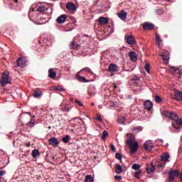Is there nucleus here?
Listing matches in <instances>:
<instances>
[{"label":"nucleus","instance_id":"45","mask_svg":"<svg viewBox=\"0 0 182 182\" xmlns=\"http://www.w3.org/2000/svg\"><path fill=\"white\" fill-rule=\"evenodd\" d=\"M27 126H28L29 127H33V126H35V122L30 121L29 122L27 123Z\"/></svg>","mask_w":182,"mask_h":182},{"label":"nucleus","instance_id":"48","mask_svg":"<svg viewBox=\"0 0 182 182\" xmlns=\"http://www.w3.org/2000/svg\"><path fill=\"white\" fill-rule=\"evenodd\" d=\"M114 178H115L117 181H120V180H122V176H121L116 175V176H114Z\"/></svg>","mask_w":182,"mask_h":182},{"label":"nucleus","instance_id":"61","mask_svg":"<svg viewBox=\"0 0 182 182\" xmlns=\"http://www.w3.org/2000/svg\"><path fill=\"white\" fill-rule=\"evenodd\" d=\"M132 130H139V128H134Z\"/></svg>","mask_w":182,"mask_h":182},{"label":"nucleus","instance_id":"8","mask_svg":"<svg viewBox=\"0 0 182 182\" xmlns=\"http://www.w3.org/2000/svg\"><path fill=\"white\" fill-rule=\"evenodd\" d=\"M130 152L134 154L137 150H139V142L135 141L130 146Z\"/></svg>","mask_w":182,"mask_h":182},{"label":"nucleus","instance_id":"55","mask_svg":"<svg viewBox=\"0 0 182 182\" xmlns=\"http://www.w3.org/2000/svg\"><path fill=\"white\" fill-rule=\"evenodd\" d=\"M172 126L173 127H174V129H178V127L177 126H176L174 124L172 123Z\"/></svg>","mask_w":182,"mask_h":182},{"label":"nucleus","instance_id":"36","mask_svg":"<svg viewBox=\"0 0 182 182\" xmlns=\"http://www.w3.org/2000/svg\"><path fill=\"white\" fill-rule=\"evenodd\" d=\"M107 136H109V132L107 130H104L102 132V139L103 140H105L106 139V137H107Z\"/></svg>","mask_w":182,"mask_h":182},{"label":"nucleus","instance_id":"18","mask_svg":"<svg viewBox=\"0 0 182 182\" xmlns=\"http://www.w3.org/2000/svg\"><path fill=\"white\" fill-rule=\"evenodd\" d=\"M144 149L145 150H153V147H154L153 146V143H151V141L149 140V141H146L144 144Z\"/></svg>","mask_w":182,"mask_h":182},{"label":"nucleus","instance_id":"14","mask_svg":"<svg viewBox=\"0 0 182 182\" xmlns=\"http://www.w3.org/2000/svg\"><path fill=\"white\" fill-rule=\"evenodd\" d=\"M48 143H49L50 146L56 147V146H58V144H59V141L55 137H51L48 140Z\"/></svg>","mask_w":182,"mask_h":182},{"label":"nucleus","instance_id":"44","mask_svg":"<svg viewBox=\"0 0 182 182\" xmlns=\"http://www.w3.org/2000/svg\"><path fill=\"white\" fill-rule=\"evenodd\" d=\"M157 167H159V168H164V164H163V163L159 161L157 164Z\"/></svg>","mask_w":182,"mask_h":182},{"label":"nucleus","instance_id":"1","mask_svg":"<svg viewBox=\"0 0 182 182\" xmlns=\"http://www.w3.org/2000/svg\"><path fill=\"white\" fill-rule=\"evenodd\" d=\"M162 116H165L167 119H171V120H175L178 126H182V118L178 119V115L173 112L164 109L161 112Z\"/></svg>","mask_w":182,"mask_h":182},{"label":"nucleus","instance_id":"40","mask_svg":"<svg viewBox=\"0 0 182 182\" xmlns=\"http://www.w3.org/2000/svg\"><path fill=\"white\" fill-rule=\"evenodd\" d=\"M115 157H116V159H117V160H120V161H122V159L123 156H122L121 154L117 153L115 154Z\"/></svg>","mask_w":182,"mask_h":182},{"label":"nucleus","instance_id":"23","mask_svg":"<svg viewBox=\"0 0 182 182\" xmlns=\"http://www.w3.org/2000/svg\"><path fill=\"white\" fill-rule=\"evenodd\" d=\"M170 159V154L168 153H165L161 156V160L162 161H168Z\"/></svg>","mask_w":182,"mask_h":182},{"label":"nucleus","instance_id":"52","mask_svg":"<svg viewBox=\"0 0 182 182\" xmlns=\"http://www.w3.org/2000/svg\"><path fill=\"white\" fill-rule=\"evenodd\" d=\"M110 147H111V150H112V151H116V148L114 147V145L111 144V145H110Z\"/></svg>","mask_w":182,"mask_h":182},{"label":"nucleus","instance_id":"10","mask_svg":"<svg viewBox=\"0 0 182 182\" xmlns=\"http://www.w3.org/2000/svg\"><path fill=\"white\" fill-rule=\"evenodd\" d=\"M43 95V93L39 89L33 90V91L31 93V96H33V97H35V98L42 97Z\"/></svg>","mask_w":182,"mask_h":182},{"label":"nucleus","instance_id":"12","mask_svg":"<svg viewBox=\"0 0 182 182\" xmlns=\"http://www.w3.org/2000/svg\"><path fill=\"white\" fill-rule=\"evenodd\" d=\"M66 19H68V16L66 14H62L57 18L56 21L58 23H65Z\"/></svg>","mask_w":182,"mask_h":182},{"label":"nucleus","instance_id":"46","mask_svg":"<svg viewBox=\"0 0 182 182\" xmlns=\"http://www.w3.org/2000/svg\"><path fill=\"white\" fill-rule=\"evenodd\" d=\"M75 103L77 105H78V106H81V107L83 106V103H82V102L79 101V100H75Z\"/></svg>","mask_w":182,"mask_h":182},{"label":"nucleus","instance_id":"57","mask_svg":"<svg viewBox=\"0 0 182 182\" xmlns=\"http://www.w3.org/2000/svg\"><path fill=\"white\" fill-rule=\"evenodd\" d=\"M99 2H102V0H97V4H99Z\"/></svg>","mask_w":182,"mask_h":182},{"label":"nucleus","instance_id":"6","mask_svg":"<svg viewBox=\"0 0 182 182\" xmlns=\"http://www.w3.org/2000/svg\"><path fill=\"white\" fill-rule=\"evenodd\" d=\"M108 72H109V73H114V72H119V66L113 63L109 64L108 67Z\"/></svg>","mask_w":182,"mask_h":182},{"label":"nucleus","instance_id":"2","mask_svg":"<svg viewBox=\"0 0 182 182\" xmlns=\"http://www.w3.org/2000/svg\"><path fill=\"white\" fill-rule=\"evenodd\" d=\"M11 79L9 77V73L5 71L2 75V80H1V85L3 87H5L9 83H11Z\"/></svg>","mask_w":182,"mask_h":182},{"label":"nucleus","instance_id":"30","mask_svg":"<svg viewBox=\"0 0 182 182\" xmlns=\"http://www.w3.org/2000/svg\"><path fill=\"white\" fill-rule=\"evenodd\" d=\"M70 48H71V49L77 50V49H79L80 46H79V44H77V43H76V42H75V41H73V42L71 43Z\"/></svg>","mask_w":182,"mask_h":182},{"label":"nucleus","instance_id":"22","mask_svg":"<svg viewBox=\"0 0 182 182\" xmlns=\"http://www.w3.org/2000/svg\"><path fill=\"white\" fill-rule=\"evenodd\" d=\"M129 58L132 62H136V60H137V54H136L134 51H131L129 53Z\"/></svg>","mask_w":182,"mask_h":182},{"label":"nucleus","instance_id":"21","mask_svg":"<svg viewBox=\"0 0 182 182\" xmlns=\"http://www.w3.org/2000/svg\"><path fill=\"white\" fill-rule=\"evenodd\" d=\"M128 139L127 140V144L129 146H131L132 144H133L134 142V136L133 135H130V134H127V135Z\"/></svg>","mask_w":182,"mask_h":182},{"label":"nucleus","instance_id":"15","mask_svg":"<svg viewBox=\"0 0 182 182\" xmlns=\"http://www.w3.org/2000/svg\"><path fill=\"white\" fill-rule=\"evenodd\" d=\"M118 17L122 21H126L127 18V12L124 11V10H121L119 13H118Z\"/></svg>","mask_w":182,"mask_h":182},{"label":"nucleus","instance_id":"24","mask_svg":"<svg viewBox=\"0 0 182 182\" xmlns=\"http://www.w3.org/2000/svg\"><path fill=\"white\" fill-rule=\"evenodd\" d=\"M48 76L50 77V79H55V77H56V73L53 72V68H50L48 70Z\"/></svg>","mask_w":182,"mask_h":182},{"label":"nucleus","instance_id":"41","mask_svg":"<svg viewBox=\"0 0 182 182\" xmlns=\"http://www.w3.org/2000/svg\"><path fill=\"white\" fill-rule=\"evenodd\" d=\"M132 168H133V170H139L140 168V165L138 164H134L132 166Z\"/></svg>","mask_w":182,"mask_h":182},{"label":"nucleus","instance_id":"16","mask_svg":"<svg viewBox=\"0 0 182 182\" xmlns=\"http://www.w3.org/2000/svg\"><path fill=\"white\" fill-rule=\"evenodd\" d=\"M66 8L68 9V11H76V9H77V7H76L75 4L70 1L66 4Z\"/></svg>","mask_w":182,"mask_h":182},{"label":"nucleus","instance_id":"31","mask_svg":"<svg viewBox=\"0 0 182 182\" xmlns=\"http://www.w3.org/2000/svg\"><path fill=\"white\" fill-rule=\"evenodd\" d=\"M156 42L158 46H160V43H161V38H160V36L157 33L155 34Z\"/></svg>","mask_w":182,"mask_h":182},{"label":"nucleus","instance_id":"43","mask_svg":"<svg viewBox=\"0 0 182 182\" xmlns=\"http://www.w3.org/2000/svg\"><path fill=\"white\" fill-rule=\"evenodd\" d=\"M145 70L148 73H150V65L147 63L145 64Z\"/></svg>","mask_w":182,"mask_h":182},{"label":"nucleus","instance_id":"56","mask_svg":"<svg viewBox=\"0 0 182 182\" xmlns=\"http://www.w3.org/2000/svg\"><path fill=\"white\" fill-rule=\"evenodd\" d=\"M179 178H180L181 181L182 182V173L180 174Z\"/></svg>","mask_w":182,"mask_h":182},{"label":"nucleus","instance_id":"7","mask_svg":"<svg viewBox=\"0 0 182 182\" xmlns=\"http://www.w3.org/2000/svg\"><path fill=\"white\" fill-rule=\"evenodd\" d=\"M144 31H151L154 29V24L150 22H145L142 24Z\"/></svg>","mask_w":182,"mask_h":182},{"label":"nucleus","instance_id":"39","mask_svg":"<svg viewBox=\"0 0 182 182\" xmlns=\"http://www.w3.org/2000/svg\"><path fill=\"white\" fill-rule=\"evenodd\" d=\"M69 137H70L69 135H66L65 137H63V138L62 139L63 143H68V141H69Z\"/></svg>","mask_w":182,"mask_h":182},{"label":"nucleus","instance_id":"3","mask_svg":"<svg viewBox=\"0 0 182 182\" xmlns=\"http://www.w3.org/2000/svg\"><path fill=\"white\" fill-rule=\"evenodd\" d=\"M39 16V13L38 12L37 8H31L28 11V18L31 19V21H35L36 19H38Z\"/></svg>","mask_w":182,"mask_h":182},{"label":"nucleus","instance_id":"59","mask_svg":"<svg viewBox=\"0 0 182 182\" xmlns=\"http://www.w3.org/2000/svg\"><path fill=\"white\" fill-rule=\"evenodd\" d=\"M16 4H18V0H13Z\"/></svg>","mask_w":182,"mask_h":182},{"label":"nucleus","instance_id":"32","mask_svg":"<svg viewBox=\"0 0 182 182\" xmlns=\"http://www.w3.org/2000/svg\"><path fill=\"white\" fill-rule=\"evenodd\" d=\"M92 181H94V179L92 175H87L85 178V182H92Z\"/></svg>","mask_w":182,"mask_h":182},{"label":"nucleus","instance_id":"27","mask_svg":"<svg viewBox=\"0 0 182 182\" xmlns=\"http://www.w3.org/2000/svg\"><path fill=\"white\" fill-rule=\"evenodd\" d=\"M71 109L72 108L69 107V105H68V104H64V105H61V109L63 112H70Z\"/></svg>","mask_w":182,"mask_h":182},{"label":"nucleus","instance_id":"50","mask_svg":"<svg viewBox=\"0 0 182 182\" xmlns=\"http://www.w3.org/2000/svg\"><path fill=\"white\" fill-rule=\"evenodd\" d=\"M133 80H140V77H139L137 75H134L133 76Z\"/></svg>","mask_w":182,"mask_h":182},{"label":"nucleus","instance_id":"26","mask_svg":"<svg viewBox=\"0 0 182 182\" xmlns=\"http://www.w3.org/2000/svg\"><path fill=\"white\" fill-rule=\"evenodd\" d=\"M37 9V12L39 14H43L46 11V8L44 6L34 7Z\"/></svg>","mask_w":182,"mask_h":182},{"label":"nucleus","instance_id":"19","mask_svg":"<svg viewBox=\"0 0 182 182\" xmlns=\"http://www.w3.org/2000/svg\"><path fill=\"white\" fill-rule=\"evenodd\" d=\"M88 95L90 96H95L96 95V87L94 85H90L88 87Z\"/></svg>","mask_w":182,"mask_h":182},{"label":"nucleus","instance_id":"34","mask_svg":"<svg viewBox=\"0 0 182 182\" xmlns=\"http://www.w3.org/2000/svg\"><path fill=\"white\" fill-rule=\"evenodd\" d=\"M171 72H172V73L173 74H176V73L180 74V69L173 67L171 68Z\"/></svg>","mask_w":182,"mask_h":182},{"label":"nucleus","instance_id":"63","mask_svg":"<svg viewBox=\"0 0 182 182\" xmlns=\"http://www.w3.org/2000/svg\"><path fill=\"white\" fill-rule=\"evenodd\" d=\"M33 118H35V116H33Z\"/></svg>","mask_w":182,"mask_h":182},{"label":"nucleus","instance_id":"64","mask_svg":"<svg viewBox=\"0 0 182 182\" xmlns=\"http://www.w3.org/2000/svg\"><path fill=\"white\" fill-rule=\"evenodd\" d=\"M168 1H170V0H168Z\"/></svg>","mask_w":182,"mask_h":182},{"label":"nucleus","instance_id":"4","mask_svg":"<svg viewBox=\"0 0 182 182\" xmlns=\"http://www.w3.org/2000/svg\"><path fill=\"white\" fill-rule=\"evenodd\" d=\"M178 176H180V171L178 170L171 171L169 172L168 181H174V178H176V177H178Z\"/></svg>","mask_w":182,"mask_h":182},{"label":"nucleus","instance_id":"62","mask_svg":"<svg viewBox=\"0 0 182 182\" xmlns=\"http://www.w3.org/2000/svg\"><path fill=\"white\" fill-rule=\"evenodd\" d=\"M181 149H182V147L180 146V147H179V151H181Z\"/></svg>","mask_w":182,"mask_h":182},{"label":"nucleus","instance_id":"37","mask_svg":"<svg viewBox=\"0 0 182 182\" xmlns=\"http://www.w3.org/2000/svg\"><path fill=\"white\" fill-rule=\"evenodd\" d=\"M155 102H156V103H161V102H162L161 97L159 95H156L155 97Z\"/></svg>","mask_w":182,"mask_h":182},{"label":"nucleus","instance_id":"53","mask_svg":"<svg viewBox=\"0 0 182 182\" xmlns=\"http://www.w3.org/2000/svg\"><path fill=\"white\" fill-rule=\"evenodd\" d=\"M5 174V171H0V177H2Z\"/></svg>","mask_w":182,"mask_h":182},{"label":"nucleus","instance_id":"51","mask_svg":"<svg viewBox=\"0 0 182 182\" xmlns=\"http://www.w3.org/2000/svg\"><path fill=\"white\" fill-rule=\"evenodd\" d=\"M135 178H140V172H136L135 173Z\"/></svg>","mask_w":182,"mask_h":182},{"label":"nucleus","instance_id":"38","mask_svg":"<svg viewBox=\"0 0 182 182\" xmlns=\"http://www.w3.org/2000/svg\"><path fill=\"white\" fill-rule=\"evenodd\" d=\"M95 119L100 122H103V119L102 118V115L100 114H97Z\"/></svg>","mask_w":182,"mask_h":182},{"label":"nucleus","instance_id":"5","mask_svg":"<svg viewBox=\"0 0 182 182\" xmlns=\"http://www.w3.org/2000/svg\"><path fill=\"white\" fill-rule=\"evenodd\" d=\"M159 56H161L162 59L166 62H168V60H170V53H168L167 50L160 52Z\"/></svg>","mask_w":182,"mask_h":182},{"label":"nucleus","instance_id":"17","mask_svg":"<svg viewBox=\"0 0 182 182\" xmlns=\"http://www.w3.org/2000/svg\"><path fill=\"white\" fill-rule=\"evenodd\" d=\"M144 106L145 109H146V110L150 112V110H151V109H153V102H151V101H150V100H146L144 103Z\"/></svg>","mask_w":182,"mask_h":182},{"label":"nucleus","instance_id":"47","mask_svg":"<svg viewBox=\"0 0 182 182\" xmlns=\"http://www.w3.org/2000/svg\"><path fill=\"white\" fill-rule=\"evenodd\" d=\"M176 96L178 97H181V99H182V92H178L176 93Z\"/></svg>","mask_w":182,"mask_h":182},{"label":"nucleus","instance_id":"9","mask_svg":"<svg viewBox=\"0 0 182 182\" xmlns=\"http://www.w3.org/2000/svg\"><path fill=\"white\" fill-rule=\"evenodd\" d=\"M98 23L100 26H105V25H107V23H109V18L101 16L98 18Z\"/></svg>","mask_w":182,"mask_h":182},{"label":"nucleus","instance_id":"42","mask_svg":"<svg viewBox=\"0 0 182 182\" xmlns=\"http://www.w3.org/2000/svg\"><path fill=\"white\" fill-rule=\"evenodd\" d=\"M56 90H58L59 92H65V88L62 86H57L55 87Z\"/></svg>","mask_w":182,"mask_h":182},{"label":"nucleus","instance_id":"13","mask_svg":"<svg viewBox=\"0 0 182 182\" xmlns=\"http://www.w3.org/2000/svg\"><path fill=\"white\" fill-rule=\"evenodd\" d=\"M17 66H18V68H23L24 66H26V60H25L23 58L20 57L17 60Z\"/></svg>","mask_w":182,"mask_h":182},{"label":"nucleus","instance_id":"54","mask_svg":"<svg viewBox=\"0 0 182 182\" xmlns=\"http://www.w3.org/2000/svg\"><path fill=\"white\" fill-rule=\"evenodd\" d=\"M114 86V89H117V85H116L115 83L112 84Z\"/></svg>","mask_w":182,"mask_h":182},{"label":"nucleus","instance_id":"60","mask_svg":"<svg viewBox=\"0 0 182 182\" xmlns=\"http://www.w3.org/2000/svg\"><path fill=\"white\" fill-rule=\"evenodd\" d=\"M91 106H95V102H92Z\"/></svg>","mask_w":182,"mask_h":182},{"label":"nucleus","instance_id":"29","mask_svg":"<svg viewBox=\"0 0 182 182\" xmlns=\"http://www.w3.org/2000/svg\"><path fill=\"white\" fill-rule=\"evenodd\" d=\"M115 171H116L117 174H120V173H122V166H120V164H116Z\"/></svg>","mask_w":182,"mask_h":182},{"label":"nucleus","instance_id":"35","mask_svg":"<svg viewBox=\"0 0 182 182\" xmlns=\"http://www.w3.org/2000/svg\"><path fill=\"white\" fill-rule=\"evenodd\" d=\"M81 72H88V73H91L92 75H93V72L92 71V69H90L87 67L82 68L81 70Z\"/></svg>","mask_w":182,"mask_h":182},{"label":"nucleus","instance_id":"58","mask_svg":"<svg viewBox=\"0 0 182 182\" xmlns=\"http://www.w3.org/2000/svg\"><path fill=\"white\" fill-rule=\"evenodd\" d=\"M27 147H31V144H27Z\"/></svg>","mask_w":182,"mask_h":182},{"label":"nucleus","instance_id":"33","mask_svg":"<svg viewBox=\"0 0 182 182\" xmlns=\"http://www.w3.org/2000/svg\"><path fill=\"white\" fill-rule=\"evenodd\" d=\"M118 122L119 124H124V123H126V118L124 117H122L118 119Z\"/></svg>","mask_w":182,"mask_h":182},{"label":"nucleus","instance_id":"28","mask_svg":"<svg viewBox=\"0 0 182 182\" xmlns=\"http://www.w3.org/2000/svg\"><path fill=\"white\" fill-rule=\"evenodd\" d=\"M38 156H41V152H39V150L38 149H33L32 151V157L33 159H36Z\"/></svg>","mask_w":182,"mask_h":182},{"label":"nucleus","instance_id":"11","mask_svg":"<svg viewBox=\"0 0 182 182\" xmlns=\"http://www.w3.org/2000/svg\"><path fill=\"white\" fill-rule=\"evenodd\" d=\"M125 39L128 45H134L136 43V39L132 35L127 36Z\"/></svg>","mask_w":182,"mask_h":182},{"label":"nucleus","instance_id":"25","mask_svg":"<svg viewBox=\"0 0 182 182\" xmlns=\"http://www.w3.org/2000/svg\"><path fill=\"white\" fill-rule=\"evenodd\" d=\"M76 77L80 82H82V83H87V82H89V80H86L85 77L80 76L79 74H77Z\"/></svg>","mask_w":182,"mask_h":182},{"label":"nucleus","instance_id":"49","mask_svg":"<svg viewBox=\"0 0 182 182\" xmlns=\"http://www.w3.org/2000/svg\"><path fill=\"white\" fill-rule=\"evenodd\" d=\"M156 14L157 15H162V14H163V10H161V9H158V10H156Z\"/></svg>","mask_w":182,"mask_h":182},{"label":"nucleus","instance_id":"20","mask_svg":"<svg viewBox=\"0 0 182 182\" xmlns=\"http://www.w3.org/2000/svg\"><path fill=\"white\" fill-rule=\"evenodd\" d=\"M156 170V167L154 166V164L151 163L149 166L146 167V173L147 174H151V173H154Z\"/></svg>","mask_w":182,"mask_h":182}]
</instances>
